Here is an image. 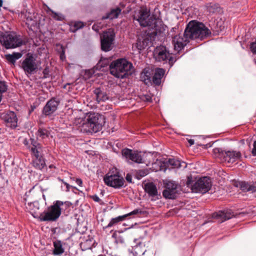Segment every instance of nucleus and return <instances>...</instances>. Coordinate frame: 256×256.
<instances>
[{
  "instance_id": "f257e3e1",
  "label": "nucleus",
  "mask_w": 256,
  "mask_h": 256,
  "mask_svg": "<svg viewBox=\"0 0 256 256\" xmlns=\"http://www.w3.org/2000/svg\"><path fill=\"white\" fill-rule=\"evenodd\" d=\"M178 30L176 27L172 28L170 32L172 38V43L174 49L180 51L190 40H200L206 38L211 34L210 30L202 22L196 20L190 22L186 26L183 34L184 37L177 34H173Z\"/></svg>"
},
{
  "instance_id": "f03ea898",
  "label": "nucleus",
  "mask_w": 256,
  "mask_h": 256,
  "mask_svg": "<svg viewBox=\"0 0 256 256\" xmlns=\"http://www.w3.org/2000/svg\"><path fill=\"white\" fill-rule=\"evenodd\" d=\"M150 10L146 8H141L138 13L134 15V18L142 26L148 27L149 29L154 30L155 34H160L165 30L162 22L159 18H149L148 21H145L144 18L150 16Z\"/></svg>"
},
{
  "instance_id": "7ed1b4c3",
  "label": "nucleus",
  "mask_w": 256,
  "mask_h": 256,
  "mask_svg": "<svg viewBox=\"0 0 256 256\" xmlns=\"http://www.w3.org/2000/svg\"><path fill=\"white\" fill-rule=\"evenodd\" d=\"M64 204L68 206L69 202L56 200L53 202L52 205L48 206L39 215L36 210L30 212L34 218H38L40 222H56L62 213L61 206Z\"/></svg>"
},
{
  "instance_id": "20e7f679",
  "label": "nucleus",
  "mask_w": 256,
  "mask_h": 256,
  "mask_svg": "<svg viewBox=\"0 0 256 256\" xmlns=\"http://www.w3.org/2000/svg\"><path fill=\"white\" fill-rule=\"evenodd\" d=\"M110 73L114 77L122 79L131 74L132 65L126 59L120 58L112 62L109 66Z\"/></svg>"
},
{
  "instance_id": "39448f33",
  "label": "nucleus",
  "mask_w": 256,
  "mask_h": 256,
  "mask_svg": "<svg viewBox=\"0 0 256 256\" xmlns=\"http://www.w3.org/2000/svg\"><path fill=\"white\" fill-rule=\"evenodd\" d=\"M0 43L6 49L14 48L25 44L20 36L8 32L0 34Z\"/></svg>"
},
{
  "instance_id": "423d86ee",
  "label": "nucleus",
  "mask_w": 256,
  "mask_h": 256,
  "mask_svg": "<svg viewBox=\"0 0 256 256\" xmlns=\"http://www.w3.org/2000/svg\"><path fill=\"white\" fill-rule=\"evenodd\" d=\"M74 123L79 124L78 130L88 134H92L96 132L94 128L96 127V116L94 114H88L84 118H78L76 120Z\"/></svg>"
},
{
  "instance_id": "0eeeda50",
  "label": "nucleus",
  "mask_w": 256,
  "mask_h": 256,
  "mask_svg": "<svg viewBox=\"0 0 256 256\" xmlns=\"http://www.w3.org/2000/svg\"><path fill=\"white\" fill-rule=\"evenodd\" d=\"M214 152L216 158L226 164H233L242 158L241 152L236 150H223L221 148H216Z\"/></svg>"
},
{
  "instance_id": "6e6552de",
  "label": "nucleus",
  "mask_w": 256,
  "mask_h": 256,
  "mask_svg": "<svg viewBox=\"0 0 256 256\" xmlns=\"http://www.w3.org/2000/svg\"><path fill=\"white\" fill-rule=\"evenodd\" d=\"M188 186H190L192 191L196 192L205 194L212 186V182L210 178L203 177L198 180L194 184H192V177L188 176L186 183Z\"/></svg>"
},
{
  "instance_id": "1a4fd4ad",
  "label": "nucleus",
  "mask_w": 256,
  "mask_h": 256,
  "mask_svg": "<svg viewBox=\"0 0 256 256\" xmlns=\"http://www.w3.org/2000/svg\"><path fill=\"white\" fill-rule=\"evenodd\" d=\"M122 154L128 160H131L136 163H146L148 165L150 161H147V158L152 155L142 154L140 152L134 151L132 150L126 148L122 150Z\"/></svg>"
},
{
  "instance_id": "9d476101",
  "label": "nucleus",
  "mask_w": 256,
  "mask_h": 256,
  "mask_svg": "<svg viewBox=\"0 0 256 256\" xmlns=\"http://www.w3.org/2000/svg\"><path fill=\"white\" fill-rule=\"evenodd\" d=\"M40 64L33 54L28 53L22 63V68L26 74L31 75L37 72Z\"/></svg>"
},
{
  "instance_id": "9b49d317",
  "label": "nucleus",
  "mask_w": 256,
  "mask_h": 256,
  "mask_svg": "<svg viewBox=\"0 0 256 256\" xmlns=\"http://www.w3.org/2000/svg\"><path fill=\"white\" fill-rule=\"evenodd\" d=\"M115 38L114 29L109 28L103 32L100 36L101 49L104 52L110 51L112 48Z\"/></svg>"
},
{
  "instance_id": "f8f14e48",
  "label": "nucleus",
  "mask_w": 256,
  "mask_h": 256,
  "mask_svg": "<svg viewBox=\"0 0 256 256\" xmlns=\"http://www.w3.org/2000/svg\"><path fill=\"white\" fill-rule=\"evenodd\" d=\"M108 172L104 178L105 184L110 186L118 188L122 187L124 184V180L122 177L120 176L118 172Z\"/></svg>"
},
{
  "instance_id": "ddd939ff",
  "label": "nucleus",
  "mask_w": 256,
  "mask_h": 256,
  "mask_svg": "<svg viewBox=\"0 0 256 256\" xmlns=\"http://www.w3.org/2000/svg\"><path fill=\"white\" fill-rule=\"evenodd\" d=\"M156 60L158 62L168 60L169 64L172 66L175 62L174 58L171 56L166 48L163 46L156 47L154 52Z\"/></svg>"
},
{
  "instance_id": "4468645a",
  "label": "nucleus",
  "mask_w": 256,
  "mask_h": 256,
  "mask_svg": "<svg viewBox=\"0 0 256 256\" xmlns=\"http://www.w3.org/2000/svg\"><path fill=\"white\" fill-rule=\"evenodd\" d=\"M165 189L163 191L164 198L169 199H174L178 194V184L174 181L166 180L164 182Z\"/></svg>"
},
{
  "instance_id": "2eb2a0df",
  "label": "nucleus",
  "mask_w": 256,
  "mask_h": 256,
  "mask_svg": "<svg viewBox=\"0 0 256 256\" xmlns=\"http://www.w3.org/2000/svg\"><path fill=\"white\" fill-rule=\"evenodd\" d=\"M0 118L4 121L6 126L12 128L17 126L18 118L14 112L9 111L2 113Z\"/></svg>"
},
{
  "instance_id": "dca6fc26",
  "label": "nucleus",
  "mask_w": 256,
  "mask_h": 256,
  "mask_svg": "<svg viewBox=\"0 0 256 256\" xmlns=\"http://www.w3.org/2000/svg\"><path fill=\"white\" fill-rule=\"evenodd\" d=\"M60 101L56 98H52L44 106L42 113L46 116H49L54 114L57 110Z\"/></svg>"
},
{
  "instance_id": "f3484780",
  "label": "nucleus",
  "mask_w": 256,
  "mask_h": 256,
  "mask_svg": "<svg viewBox=\"0 0 256 256\" xmlns=\"http://www.w3.org/2000/svg\"><path fill=\"white\" fill-rule=\"evenodd\" d=\"M142 214V212L141 210L140 209V208L135 209L133 211L131 212H130L128 214L112 218L110 221V222L106 226V228H110V227H112V226L117 225L120 222L124 220H125L126 218L128 216H137V215H138L140 214Z\"/></svg>"
},
{
  "instance_id": "a211bd4d",
  "label": "nucleus",
  "mask_w": 256,
  "mask_h": 256,
  "mask_svg": "<svg viewBox=\"0 0 256 256\" xmlns=\"http://www.w3.org/2000/svg\"><path fill=\"white\" fill-rule=\"evenodd\" d=\"M144 189L145 192L151 197L152 200H155L158 199V190L156 185L153 182H148L144 184Z\"/></svg>"
},
{
  "instance_id": "6ab92c4d",
  "label": "nucleus",
  "mask_w": 256,
  "mask_h": 256,
  "mask_svg": "<svg viewBox=\"0 0 256 256\" xmlns=\"http://www.w3.org/2000/svg\"><path fill=\"white\" fill-rule=\"evenodd\" d=\"M164 166L170 169L178 168L182 166L186 168V165L184 162H180L174 158H169L168 160H166L164 164Z\"/></svg>"
},
{
  "instance_id": "aec40b11",
  "label": "nucleus",
  "mask_w": 256,
  "mask_h": 256,
  "mask_svg": "<svg viewBox=\"0 0 256 256\" xmlns=\"http://www.w3.org/2000/svg\"><path fill=\"white\" fill-rule=\"evenodd\" d=\"M236 186H239L241 190L244 192H256V182H240L236 184Z\"/></svg>"
},
{
  "instance_id": "412c9836",
  "label": "nucleus",
  "mask_w": 256,
  "mask_h": 256,
  "mask_svg": "<svg viewBox=\"0 0 256 256\" xmlns=\"http://www.w3.org/2000/svg\"><path fill=\"white\" fill-rule=\"evenodd\" d=\"M233 215L228 212L220 211L213 214V217L216 218L218 222H222L231 218Z\"/></svg>"
},
{
  "instance_id": "4be33fe9",
  "label": "nucleus",
  "mask_w": 256,
  "mask_h": 256,
  "mask_svg": "<svg viewBox=\"0 0 256 256\" xmlns=\"http://www.w3.org/2000/svg\"><path fill=\"white\" fill-rule=\"evenodd\" d=\"M165 73L163 68H157L156 70L154 76L152 77V82L157 86L161 83V80Z\"/></svg>"
},
{
  "instance_id": "5701e85b",
  "label": "nucleus",
  "mask_w": 256,
  "mask_h": 256,
  "mask_svg": "<svg viewBox=\"0 0 256 256\" xmlns=\"http://www.w3.org/2000/svg\"><path fill=\"white\" fill-rule=\"evenodd\" d=\"M22 56L20 52H14L12 54H6L4 56L6 60L11 64H14L16 60Z\"/></svg>"
},
{
  "instance_id": "b1692460",
  "label": "nucleus",
  "mask_w": 256,
  "mask_h": 256,
  "mask_svg": "<svg viewBox=\"0 0 256 256\" xmlns=\"http://www.w3.org/2000/svg\"><path fill=\"white\" fill-rule=\"evenodd\" d=\"M33 166L36 169L42 170L46 166V162L42 156L34 158L32 161Z\"/></svg>"
},
{
  "instance_id": "393cba45",
  "label": "nucleus",
  "mask_w": 256,
  "mask_h": 256,
  "mask_svg": "<svg viewBox=\"0 0 256 256\" xmlns=\"http://www.w3.org/2000/svg\"><path fill=\"white\" fill-rule=\"evenodd\" d=\"M121 11V9L119 8H112L109 12L106 14L102 17V19L112 20L117 18L118 15L120 14Z\"/></svg>"
},
{
  "instance_id": "a878e982",
  "label": "nucleus",
  "mask_w": 256,
  "mask_h": 256,
  "mask_svg": "<svg viewBox=\"0 0 256 256\" xmlns=\"http://www.w3.org/2000/svg\"><path fill=\"white\" fill-rule=\"evenodd\" d=\"M150 42V38L148 36H146L145 38L142 40L139 38L136 43V47L138 50H140L148 46V44Z\"/></svg>"
},
{
  "instance_id": "bb28decb",
  "label": "nucleus",
  "mask_w": 256,
  "mask_h": 256,
  "mask_svg": "<svg viewBox=\"0 0 256 256\" xmlns=\"http://www.w3.org/2000/svg\"><path fill=\"white\" fill-rule=\"evenodd\" d=\"M54 250L53 254L54 255H60L64 252V248L62 247L60 240H56L54 242Z\"/></svg>"
},
{
  "instance_id": "cd10ccee",
  "label": "nucleus",
  "mask_w": 256,
  "mask_h": 256,
  "mask_svg": "<svg viewBox=\"0 0 256 256\" xmlns=\"http://www.w3.org/2000/svg\"><path fill=\"white\" fill-rule=\"evenodd\" d=\"M140 78L146 84L151 83L150 73L148 70H144L140 74Z\"/></svg>"
},
{
  "instance_id": "c85d7f7f",
  "label": "nucleus",
  "mask_w": 256,
  "mask_h": 256,
  "mask_svg": "<svg viewBox=\"0 0 256 256\" xmlns=\"http://www.w3.org/2000/svg\"><path fill=\"white\" fill-rule=\"evenodd\" d=\"M50 134V132L47 129L43 128H40L36 133L37 136L41 139H44L48 138Z\"/></svg>"
},
{
  "instance_id": "c756f323",
  "label": "nucleus",
  "mask_w": 256,
  "mask_h": 256,
  "mask_svg": "<svg viewBox=\"0 0 256 256\" xmlns=\"http://www.w3.org/2000/svg\"><path fill=\"white\" fill-rule=\"evenodd\" d=\"M110 60L108 58H105L104 59H101L98 63H97V70H101L102 68H104L105 67H107L109 66Z\"/></svg>"
},
{
  "instance_id": "7c9ffc66",
  "label": "nucleus",
  "mask_w": 256,
  "mask_h": 256,
  "mask_svg": "<svg viewBox=\"0 0 256 256\" xmlns=\"http://www.w3.org/2000/svg\"><path fill=\"white\" fill-rule=\"evenodd\" d=\"M106 122L105 118L102 114L97 113V132L102 130Z\"/></svg>"
},
{
  "instance_id": "2f4dec72",
  "label": "nucleus",
  "mask_w": 256,
  "mask_h": 256,
  "mask_svg": "<svg viewBox=\"0 0 256 256\" xmlns=\"http://www.w3.org/2000/svg\"><path fill=\"white\" fill-rule=\"evenodd\" d=\"M30 150L32 154L34 156V158H38L42 156L40 154L42 151V146L35 148H30Z\"/></svg>"
},
{
  "instance_id": "473e14b6",
  "label": "nucleus",
  "mask_w": 256,
  "mask_h": 256,
  "mask_svg": "<svg viewBox=\"0 0 256 256\" xmlns=\"http://www.w3.org/2000/svg\"><path fill=\"white\" fill-rule=\"evenodd\" d=\"M108 99V96L106 94L100 92V90L97 88V102L104 101Z\"/></svg>"
},
{
  "instance_id": "72a5a7b5",
  "label": "nucleus",
  "mask_w": 256,
  "mask_h": 256,
  "mask_svg": "<svg viewBox=\"0 0 256 256\" xmlns=\"http://www.w3.org/2000/svg\"><path fill=\"white\" fill-rule=\"evenodd\" d=\"M95 68L96 66H94L92 69L86 70H85V72L84 75V77L85 79H88L92 76L95 72Z\"/></svg>"
},
{
  "instance_id": "f704fd0d",
  "label": "nucleus",
  "mask_w": 256,
  "mask_h": 256,
  "mask_svg": "<svg viewBox=\"0 0 256 256\" xmlns=\"http://www.w3.org/2000/svg\"><path fill=\"white\" fill-rule=\"evenodd\" d=\"M57 46H59V44H57ZM60 48L58 50V52L60 53V60L64 61L66 58L64 48L62 45L60 44Z\"/></svg>"
},
{
  "instance_id": "c9c22d12",
  "label": "nucleus",
  "mask_w": 256,
  "mask_h": 256,
  "mask_svg": "<svg viewBox=\"0 0 256 256\" xmlns=\"http://www.w3.org/2000/svg\"><path fill=\"white\" fill-rule=\"evenodd\" d=\"M148 174L146 170H139L136 172V177L138 179H140L142 178Z\"/></svg>"
},
{
  "instance_id": "e433bc0d",
  "label": "nucleus",
  "mask_w": 256,
  "mask_h": 256,
  "mask_svg": "<svg viewBox=\"0 0 256 256\" xmlns=\"http://www.w3.org/2000/svg\"><path fill=\"white\" fill-rule=\"evenodd\" d=\"M52 17L53 18L57 20H64V16L63 15L53 11H52Z\"/></svg>"
},
{
  "instance_id": "4c0bfd02",
  "label": "nucleus",
  "mask_w": 256,
  "mask_h": 256,
  "mask_svg": "<svg viewBox=\"0 0 256 256\" xmlns=\"http://www.w3.org/2000/svg\"><path fill=\"white\" fill-rule=\"evenodd\" d=\"M84 26V24L82 22H76L74 23V32L75 31L82 28Z\"/></svg>"
},
{
  "instance_id": "58836bf2",
  "label": "nucleus",
  "mask_w": 256,
  "mask_h": 256,
  "mask_svg": "<svg viewBox=\"0 0 256 256\" xmlns=\"http://www.w3.org/2000/svg\"><path fill=\"white\" fill-rule=\"evenodd\" d=\"M36 202H28V206H26V208L28 209V210L30 212L35 210L34 208H36V209H38V207H36L34 206V204Z\"/></svg>"
},
{
  "instance_id": "ea45409f",
  "label": "nucleus",
  "mask_w": 256,
  "mask_h": 256,
  "mask_svg": "<svg viewBox=\"0 0 256 256\" xmlns=\"http://www.w3.org/2000/svg\"><path fill=\"white\" fill-rule=\"evenodd\" d=\"M44 76L42 78H46L50 76V70L48 66H46L43 72H42Z\"/></svg>"
},
{
  "instance_id": "a19ab883",
  "label": "nucleus",
  "mask_w": 256,
  "mask_h": 256,
  "mask_svg": "<svg viewBox=\"0 0 256 256\" xmlns=\"http://www.w3.org/2000/svg\"><path fill=\"white\" fill-rule=\"evenodd\" d=\"M30 144L32 145V146L30 148H35L37 147L38 146H42L40 143H39L36 140H34V138H30Z\"/></svg>"
},
{
  "instance_id": "79ce46f5",
  "label": "nucleus",
  "mask_w": 256,
  "mask_h": 256,
  "mask_svg": "<svg viewBox=\"0 0 256 256\" xmlns=\"http://www.w3.org/2000/svg\"><path fill=\"white\" fill-rule=\"evenodd\" d=\"M27 22H26V24L28 25V26L30 24V28L32 29V26H34L36 24V23L34 20H32V18H26Z\"/></svg>"
},
{
  "instance_id": "37998d69",
  "label": "nucleus",
  "mask_w": 256,
  "mask_h": 256,
  "mask_svg": "<svg viewBox=\"0 0 256 256\" xmlns=\"http://www.w3.org/2000/svg\"><path fill=\"white\" fill-rule=\"evenodd\" d=\"M142 100L147 102H150L152 100V97L150 95H144L142 97Z\"/></svg>"
},
{
  "instance_id": "c03bdc74",
  "label": "nucleus",
  "mask_w": 256,
  "mask_h": 256,
  "mask_svg": "<svg viewBox=\"0 0 256 256\" xmlns=\"http://www.w3.org/2000/svg\"><path fill=\"white\" fill-rule=\"evenodd\" d=\"M250 48L254 54H256V40L250 44Z\"/></svg>"
},
{
  "instance_id": "a18cd8bd",
  "label": "nucleus",
  "mask_w": 256,
  "mask_h": 256,
  "mask_svg": "<svg viewBox=\"0 0 256 256\" xmlns=\"http://www.w3.org/2000/svg\"><path fill=\"white\" fill-rule=\"evenodd\" d=\"M138 240H136V239H135V240H134V242H135L136 243V244H136V246H134V250H136V252H138V248H139L140 246L141 245H142V242H140V241H138V242H137V241H138Z\"/></svg>"
},
{
  "instance_id": "49530a36",
  "label": "nucleus",
  "mask_w": 256,
  "mask_h": 256,
  "mask_svg": "<svg viewBox=\"0 0 256 256\" xmlns=\"http://www.w3.org/2000/svg\"><path fill=\"white\" fill-rule=\"evenodd\" d=\"M126 180L129 182H132V176L130 174H126Z\"/></svg>"
},
{
  "instance_id": "de8ad7c7",
  "label": "nucleus",
  "mask_w": 256,
  "mask_h": 256,
  "mask_svg": "<svg viewBox=\"0 0 256 256\" xmlns=\"http://www.w3.org/2000/svg\"><path fill=\"white\" fill-rule=\"evenodd\" d=\"M252 152L253 156H256V140L254 143V148Z\"/></svg>"
},
{
  "instance_id": "09e8293b",
  "label": "nucleus",
  "mask_w": 256,
  "mask_h": 256,
  "mask_svg": "<svg viewBox=\"0 0 256 256\" xmlns=\"http://www.w3.org/2000/svg\"><path fill=\"white\" fill-rule=\"evenodd\" d=\"M75 182L79 186H82V179L79 178H76Z\"/></svg>"
},
{
  "instance_id": "8fccbe9b",
  "label": "nucleus",
  "mask_w": 256,
  "mask_h": 256,
  "mask_svg": "<svg viewBox=\"0 0 256 256\" xmlns=\"http://www.w3.org/2000/svg\"><path fill=\"white\" fill-rule=\"evenodd\" d=\"M60 180L66 186V191L68 192L70 190V187H71V186L68 184L67 182H64V180Z\"/></svg>"
},
{
  "instance_id": "3c124183",
  "label": "nucleus",
  "mask_w": 256,
  "mask_h": 256,
  "mask_svg": "<svg viewBox=\"0 0 256 256\" xmlns=\"http://www.w3.org/2000/svg\"><path fill=\"white\" fill-rule=\"evenodd\" d=\"M149 18H156L155 16H154L152 15V16H150H150H148V18H144V20H145V21H148V20L149 19Z\"/></svg>"
},
{
  "instance_id": "603ef678",
  "label": "nucleus",
  "mask_w": 256,
  "mask_h": 256,
  "mask_svg": "<svg viewBox=\"0 0 256 256\" xmlns=\"http://www.w3.org/2000/svg\"><path fill=\"white\" fill-rule=\"evenodd\" d=\"M149 18H156L155 16H154L152 15V16H150H150H148V18H144V20H145V21H148V20L149 19Z\"/></svg>"
},
{
  "instance_id": "864d4df0",
  "label": "nucleus",
  "mask_w": 256,
  "mask_h": 256,
  "mask_svg": "<svg viewBox=\"0 0 256 256\" xmlns=\"http://www.w3.org/2000/svg\"><path fill=\"white\" fill-rule=\"evenodd\" d=\"M149 18H156L155 16H154L152 15V16H150H150H148V18H144V20H145V21H148V20L149 19Z\"/></svg>"
},
{
  "instance_id": "5fc2aeb1",
  "label": "nucleus",
  "mask_w": 256,
  "mask_h": 256,
  "mask_svg": "<svg viewBox=\"0 0 256 256\" xmlns=\"http://www.w3.org/2000/svg\"><path fill=\"white\" fill-rule=\"evenodd\" d=\"M188 142L190 144V146L194 144V140L190 139L188 140Z\"/></svg>"
},
{
  "instance_id": "6e6d98bb",
  "label": "nucleus",
  "mask_w": 256,
  "mask_h": 256,
  "mask_svg": "<svg viewBox=\"0 0 256 256\" xmlns=\"http://www.w3.org/2000/svg\"><path fill=\"white\" fill-rule=\"evenodd\" d=\"M36 107L34 106H31L30 110H29V113L30 114L35 109Z\"/></svg>"
},
{
  "instance_id": "4d7b16f0",
  "label": "nucleus",
  "mask_w": 256,
  "mask_h": 256,
  "mask_svg": "<svg viewBox=\"0 0 256 256\" xmlns=\"http://www.w3.org/2000/svg\"><path fill=\"white\" fill-rule=\"evenodd\" d=\"M96 200H97V202L100 203V204H103V202L98 196H97Z\"/></svg>"
},
{
  "instance_id": "13d9d810",
  "label": "nucleus",
  "mask_w": 256,
  "mask_h": 256,
  "mask_svg": "<svg viewBox=\"0 0 256 256\" xmlns=\"http://www.w3.org/2000/svg\"><path fill=\"white\" fill-rule=\"evenodd\" d=\"M92 28L96 32V24L95 23L93 24Z\"/></svg>"
},
{
  "instance_id": "bf43d9fd",
  "label": "nucleus",
  "mask_w": 256,
  "mask_h": 256,
  "mask_svg": "<svg viewBox=\"0 0 256 256\" xmlns=\"http://www.w3.org/2000/svg\"><path fill=\"white\" fill-rule=\"evenodd\" d=\"M93 200L95 202H96V194H94L92 196Z\"/></svg>"
},
{
  "instance_id": "052dcab7",
  "label": "nucleus",
  "mask_w": 256,
  "mask_h": 256,
  "mask_svg": "<svg viewBox=\"0 0 256 256\" xmlns=\"http://www.w3.org/2000/svg\"><path fill=\"white\" fill-rule=\"evenodd\" d=\"M76 178L74 177H70V179L72 180H76Z\"/></svg>"
},
{
  "instance_id": "680f3d73",
  "label": "nucleus",
  "mask_w": 256,
  "mask_h": 256,
  "mask_svg": "<svg viewBox=\"0 0 256 256\" xmlns=\"http://www.w3.org/2000/svg\"><path fill=\"white\" fill-rule=\"evenodd\" d=\"M70 84L68 83L64 85V88H66V86L67 85H70Z\"/></svg>"
},
{
  "instance_id": "e2e57ef3",
  "label": "nucleus",
  "mask_w": 256,
  "mask_h": 256,
  "mask_svg": "<svg viewBox=\"0 0 256 256\" xmlns=\"http://www.w3.org/2000/svg\"><path fill=\"white\" fill-rule=\"evenodd\" d=\"M93 92L94 94H96V89H95L94 90H93Z\"/></svg>"
},
{
  "instance_id": "0e129e2a",
  "label": "nucleus",
  "mask_w": 256,
  "mask_h": 256,
  "mask_svg": "<svg viewBox=\"0 0 256 256\" xmlns=\"http://www.w3.org/2000/svg\"><path fill=\"white\" fill-rule=\"evenodd\" d=\"M160 170H164V171H165L166 170V168H165L164 169H163L162 168H160Z\"/></svg>"
},
{
  "instance_id": "69168bd1",
  "label": "nucleus",
  "mask_w": 256,
  "mask_h": 256,
  "mask_svg": "<svg viewBox=\"0 0 256 256\" xmlns=\"http://www.w3.org/2000/svg\"><path fill=\"white\" fill-rule=\"evenodd\" d=\"M124 242L123 240H120V242Z\"/></svg>"
},
{
  "instance_id": "338daca9",
  "label": "nucleus",
  "mask_w": 256,
  "mask_h": 256,
  "mask_svg": "<svg viewBox=\"0 0 256 256\" xmlns=\"http://www.w3.org/2000/svg\"><path fill=\"white\" fill-rule=\"evenodd\" d=\"M24 200L25 202H26V198L24 199Z\"/></svg>"
},
{
  "instance_id": "774afa93",
  "label": "nucleus",
  "mask_w": 256,
  "mask_h": 256,
  "mask_svg": "<svg viewBox=\"0 0 256 256\" xmlns=\"http://www.w3.org/2000/svg\"><path fill=\"white\" fill-rule=\"evenodd\" d=\"M141 252L142 253V254H144V252Z\"/></svg>"
}]
</instances>
